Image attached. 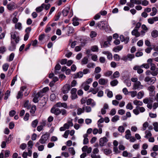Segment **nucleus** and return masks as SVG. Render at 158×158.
I'll return each instance as SVG.
<instances>
[{
  "mask_svg": "<svg viewBox=\"0 0 158 158\" xmlns=\"http://www.w3.org/2000/svg\"><path fill=\"white\" fill-rule=\"evenodd\" d=\"M51 112L55 115L58 116L60 113H61L62 115L65 116L67 115V111L64 109H60L59 108H56L54 106H53L51 110Z\"/></svg>",
  "mask_w": 158,
  "mask_h": 158,
  "instance_id": "f257e3e1",
  "label": "nucleus"
},
{
  "mask_svg": "<svg viewBox=\"0 0 158 158\" xmlns=\"http://www.w3.org/2000/svg\"><path fill=\"white\" fill-rule=\"evenodd\" d=\"M11 39L14 40L16 43H18L19 41V37L18 35V33L16 31L12 32L10 33Z\"/></svg>",
  "mask_w": 158,
  "mask_h": 158,
  "instance_id": "f03ea898",
  "label": "nucleus"
},
{
  "mask_svg": "<svg viewBox=\"0 0 158 158\" xmlns=\"http://www.w3.org/2000/svg\"><path fill=\"white\" fill-rule=\"evenodd\" d=\"M49 137V135L47 134H45L43 135L39 140V142L41 144L45 143Z\"/></svg>",
  "mask_w": 158,
  "mask_h": 158,
  "instance_id": "7ed1b4c3",
  "label": "nucleus"
},
{
  "mask_svg": "<svg viewBox=\"0 0 158 158\" xmlns=\"http://www.w3.org/2000/svg\"><path fill=\"white\" fill-rule=\"evenodd\" d=\"M43 94H42L41 91L39 92L34 97L33 99V101L36 103H37L39 101V99L41 98L43 96Z\"/></svg>",
  "mask_w": 158,
  "mask_h": 158,
  "instance_id": "20e7f679",
  "label": "nucleus"
},
{
  "mask_svg": "<svg viewBox=\"0 0 158 158\" xmlns=\"http://www.w3.org/2000/svg\"><path fill=\"white\" fill-rule=\"evenodd\" d=\"M134 89L140 90L143 88V86L141 85L139 81L135 83L133 85Z\"/></svg>",
  "mask_w": 158,
  "mask_h": 158,
  "instance_id": "39448f33",
  "label": "nucleus"
},
{
  "mask_svg": "<svg viewBox=\"0 0 158 158\" xmlns=\"http://www.w3.org/2000/svg\"><path fill=\"white\" fill-rule=\"evenodd\" d=\"M70 88L69 85L66 84L61 89V91L64 94H66L67 93Z\"/></svg>",
  "mask_w": 158,
  "mask_h": 158,
  "instance_id": "423d86ee",
  "label": "nucleus"
},
{
  "mask_svg": "<svg viewBox=\"0 0 158 158\" xmlns=\"http://www.w3.org/2000/svg\"><path fill=\"white\" fill-rule=\"evenodd\" d=\"M108 141L107 139L105 137L101 138L99 140V145L102 147L104 146Z\"/></svg>",
  "mask_w": 158,
  "mask_h": 158,
  "instance_id": "0eeeda50",
  "label": "nucleus"
},
{
  "mask_svg": "<svg viewBox=\"0 0 158 158\" xmlns=\"http://www.w3.org/2000/svg\"><path fill=\"white\" fill-rule=\"evenodd\" d=\"M17 43H15L12 40L11 41V45L9 48V50L10 51H13L16 48V44Z\"/></svg>",
  "mask_w": 158,
  "mask_h": 158,
  "instance_id": "6e6552de",
  "label": "nucleus"
},
{
  "mask_svg": "<svg viewBox=\"0 0 158 158\" xmlns=\"http://www.w3.org/2000/svg\"><path fill=\"white\" fill-rule=\"evenodd\" d=\"M141 67L138 65H136L134 67L133 69L135 70H137L138 73L140 74L143 72V70L141 69Z\"/></svg>",
  "mask_w": 158,
  "mask_h": 158,
  "instance_id": "1a4fd4ad",
  "label": "nucleus"
},
{
  "mask_svg": "<svg viewBox=\"0 0 158 158\" xmlns=\"http://www.w3.org/2000/svg\"><path fill=\"white\" fill-rule=\"evenodd\" d=\"M148 23L150 24H153L155 22L158 21V17L156 16L148 19Z\"/></svg>",
  "mask_w": 158,
  "mask_h": 158,
  "instance_id": "9d476101",
  "label": "nucleus"
},
{
  "mask_svg": "<svg viewBox=\"0 0 158 158\" xmlns=\"http://www.w3.org/2000/svg\"><path fill=\"white\" fill-rule=\"evenodd\" d=\"M7 8L10 10H12L15 8V4L13 2H11L8 4Z\"/></svg>",
  "mask_w": 158,
  "mask_h": 158,
  "instance_id": "9b49d317",
  "label": "nucleus"
},
{
  "mask_svg": "<svg viewBox=\"0 0 158 158\" xmlns=\"http://www.w3.org/2000/svg\"><path fill=\"white\" fill-rule=\"evenodd\" d=\"M97 27L101 29H104L105 28V24L103 22H98L97 24Z\"/></svg>",
  "mask_w": 158,
  "mask_h": 158,
  "instance_id": "f8f14e48",
  "label": "nucleus"
},
{
  "mask_svg": "<svg viewBox=\"0 0 158 158\" xmlns=\"http://www.w3.org/2000/svg\"><path fill=\"white\" fill-rule=\"evenodd\" d=\"M83 73H82V72L79 71L78 73L74 74L73 77L74 79L81 78L83 77Z\"/></svg>",
  "mask_w": 158,
  "mask_h": 158,
  "instance_id": "ddd939ff",
  "label": "nucleus"
},
{
  "mask_svg": "<svg viewBox=\"0 0 158 158\" xmlns=\"http://www.w3.org/2000/svg\"><path fill=\"white\" fill-rule=\"evenodd\" d=\"M108 82V80L104 78H100L98 80V83L101 85H105Z\"/></svg>",
  "mask_w": 158,
  "mask_h": 158,
  "instance_id": "4468645a",
  "label": "nucleus"
},
{
  "mask_svg": "<svg viewBox=\"0 0 158 158\" xmlns=\"http://www.w3.org/2000/svg\"><path fill=\"white\" fill-rule=\"evenodd\" d=\"M131 34L137 37H139L140 35V33L138 31V30L135 29L131 31Z\"/></svg>",
  "mask_w": 158,
  "mask_h": 158,
  "instance_id": "2eb2a0df",
  "label": "nucleus"
},
{
  "mask_svg": "<svg viewBox=\"0 0 158 158\" xmlns=\"http://www.w3.org/2000/svg\"><path fill=\"white\" fill-rule=\"evenodd\" d=\"M61 68V66L59 64H57L56 65L55 67V73L56 74L60 73L58 71L60 70Z\"/></svg>",
  "mask_w": 158,
  "mask_h": 158,
  "instance_id": "dca6fc26",
  "label": "nucleus"
},
{
  "mask_svg": "<svg viewBox=\"0 0 158 158\" xmlns=\"http://www.w3.org/2000/svg\"><path fill=\"white\" fill-rule=\"evenodd\" d=\"M125 138L127 139H130L131 136V134L130 131L128 129L127 130L125 131Z\"/></svg>",
  "mask_w": 158,
  "mask_h": 158,
  "instance_id": "f3484780",
  "label": "nucleus"
},
{
  "mask_svg": "<svg viewBox=\"0 0 158 158\" xmlns=\"http://www.w3.org/2000/svg\"><path fill=\"white\" fill-rule=\"evenodd\" d=\"M123 48V46L122 45L114 47L113 49V51L115 52H117L121 50Z\"/></svg>",
  "mask_w": 158,
  "mask_h": 158,
  "instance_id": "a211bd4d",
  "label": "nucleus"
},
{
  "mask_svg": "<svg viewBox=\"0 0 158 158\" xmlns=\"http://www.w3.org/2000/svg\"><path fill=\"white\" fill-rule=\"evenodd\" d=\"M81 88H83L86 91L89 90V86L87 84H86L85 83H83L81 85Z\"/></svg>",
  "mask_w": 158,
  "mask_h": 158,
  "instance_id": "6ab92c4d",
  "label": "nucleus"
},
{
  "mask_svg": "<svg viewBox=\"0 0 158 158\" xmlns=\"http://www.w3.org/2000/svg\"><path fill=\"white\" fill-rule=\"evenodd\" d=\"M88 61V59L87 57H84L82 60L81 61V64L82 65L87 64Z\"/></svg>",
  "mask_w": 158,
  "mask_h": 158,
  "instance_id": "aec40b11",
  "label": "nucleus"
},
{
  "mask_svg": "<svg viewBox=\"0 0 158 158\" xmlns=\"http://www.w3.org/2000/svg\"><path fill=\"white\" fill-rule=\"evenodd\" d=\"M69 11V9L67 8L66 9H64L62 10V14L64 16H67L68 13Z\"/></svg>",
  "mask_w": 158,
  "mask_h": 158,
  "instance_id": "412c9836",
  "label": "nucleus"
},
{
  "mask_svg": "<svg viewBox=\"0 0 158 158\" xmlns=\"http://www.w3.org/2000/svg\"><path fill=\"white\" fill-rule=\"evenodd\" d=\"M61 12H58L55 16L54 19L55 21H58L61 15Z\"/></svg>",
  "mask_w": 158,
  "mask_h": 158,
  "instance_id": "4be33fe9",
  "label": "nucleus"
},
{
  "mask_svg": "<svg viewBox=\"0 0 158 158\" xmlns=\"http://www.w3.org/2000/svg\"><path fill=\"white\" fill-rule=\"evenodd\" d=\"M152 36L154 38H156L158 36V31L154 30L151 32Z\"/></svg>",
  "mask_w": 158,
  "mask_h": 158,
  "instance_id": "5701e85b",
  "label": "nucleus"
},
{
  "mask_svg": "<svg viewBox=\"0 0 158 158\" xmlns=\"http://www.w3.org/2000/svg\"><path fill=\"white\" fill-rule=\"evenodd\" d=\"M133 103L135 105L137 106H142L143 104V103L142 102L140 101H138L137 100H134L133 101Z\"/></svg>",
  "mask_w": 158,
  "mask_h": 158,
  "instance_id": "b1692460",
  "label": "nucleus"
},
{
  "mask_svg": "<svg viewBox=\"0 0 158 158\" xmlns=\"http://www.w3.org/2000/svg\"><path fill=\"white\" fill-rule=\"evenodd\" d=\"M39 121L37 119H35L32 122L31 125L33 128H35L37 126Z\"/></svg>",
  "mask_w": 158,
  "mask_h": 158,
  "instance_id": "393cba45",
  "label": "nucleus"
},
{
  "mask_svg": "<svg viewBox=\"0 0 158 158\" xmlns=\"http://www.w3.org/2000/svg\"><path fill=\"white\" fill-rule=\"evenodd\" d=\"M22 28V24L21 23L19 22L16 23L15 24V29H18L19 30H21Z\"/></svg>",
  "mask_w": 158,
  "mask_h": 158,
  "instance_id": "a878e982",
  "label": "nucleus"
},
{
  "mask_svg": "<svg viewBox=\"0 0 158 158\" xmlns=\"http://www.w3.org/2000/svg\"><path fill=\"white\" fill-rule=\"evenodd\" d=\"M43 5L44 4H42L41 6L37 7L35 9L36 11L38 13H39L42 11L43 9Z\"/></svg>",
  "mask_w": 158,
  "mask_h": 158,
  "instance_id": "bb28decb",
  "label": "nucleus"
},
{
  "mask_svg": "<svg viewBox=\"0 0 158 158\" xmlns=\"http://www.w3.org/2000/svg\"><path fill=\"white\" fill-rule=\"evenodd\" d=\"M68 33L69 34L72 33L74 32V29L72 27H67Z\"/></svg>",
  "mask_w": 158,
  "mask_h": 158,
  "instance_id": "cd10ccee",
  "label": "nucleus"
},
{
  "mask_svg": "<svg viewBox=\"0 0 158 158\" xmlns=\"http://www.w3.org/2000/svg\"><path fill=\"white\" fill-rule=\"evenodd\" d=\"M152 12L150 13V15L151 16H154L156 14L157 10L156 8L155 7H153L152 8Z\"/></svg>",
  "mask_w": 158,
  "mask_h": 158,
  "instance_id": "c85d7f7f",
  "label": "nucleus"
},
{
  "mask_svg": "<svg viewBox=\"0 0 158 158\" xmlns=\"http://www.w3.org/2000/svg\"><path fill=\"white\" fill-rule=\"evenodd\" d=\"M118 83V81L116 79L114 80L111 81L110 82L111 85L112 86H114L116 85Z\"/></svg>",
  "mask_w": 158,
  "mask_h": 158,
  "instance_id": "c756f323",
  "label": "nucleus"
},
{
  "mask_svg": "<svg viewBox=\"0 0 158 158\" xmlns=\"http://www.w3.org/2000/svg\"><path fill=\"white\" fill-rule=\"evenodd\" d=\"M145 133L146 134V135L144 137L147 139H148L149 137H151L152 135V134L150 131L146 130L145 131Z\"/></svg>",
  "mask_w": 158,
  "mask_h": 158,
  "instance_id": "7c9ffc66",
  "label": "nucleus"
},
{
  "mask_svg": "<svg viewBox=\"0 0 158 158\" xmlns=\"http://www.w3.org/2000/svg\"><path fill=\"white\" fill-rule=\"evenodd\" d=\"M69 152L72 155H74L75 154V152L73 147L69 148L68 149Z\"/></svg>",
  "mask_w": 158,
  "mask_h": 158,
  "instance_id": "2f4dec72",
  "label": "nucleus"
},
{
  "mask_svg": "<svg viewBox=\"0 0 158 158\" xmlns=\"http://www.w3.org/2000/svg\"><path fill=\"white\" fill-rule=\"evenodd\" d=\"M90 49L93 52H98V48L96 45L92 46L91 47Z\"/></svg>",
  "mask_w": 158,
  "mask_h": 158,
  "instance_id": "473e14b6",
  "label": "nucleus"
},
{
  "mask_svg": "<svg viewBox=\"0 0 158 158\" xmlns=\"http://www.w3.org/2000/svg\"><path fill=\"white\" fill-rule=\"evenodd\" d=\"M36 109V106L35 105L32 106L30 112L32 114H34L35 113Z\"/></svg>",
  "mask_w": 158,
  "mask_h": 158,
  "instance_id": "72a5a7b5",
  "label": "nucleus"
},
{
  "mask_svg": "<svg viewBox=\"0 0 158 158\" xmlns=\"http://www.w3.org/2000/svg\"><path fill=\"white\" fill-rule=\"evenodd\" d=\"M119 116L116 115L113 117L111 119L112 122H115L119 119Z\"/></svg>",
  "mask_w": 158,
  "mask_h": 158,
  "instance_id": "f704fd0d",
  "label": "nucleus"
},
{
  "mask_svg": "<svg viewBox=\"0 0 158 158\" xmlns=\"http://www.w3.org/2000/svg\"><path fill=\"white\" fill-rule=\"evenodd\" d=\"M23 96V91H19L18 94L16 96V98L17 99H19L20 98H22Z\"/></svg>",
  "mask_w": 158,
  "mask_h": 158,
  "instance_id": "c9c22d12",
  "label": "nucleus"
},
{
  "mask_svg": "<svg viewBox=\"0 0 158 158\" xmlns=\"http://www.w3.org/2000/svg\"><path fill=\"white\" fill-rule=\"evenodd\" d=\"M42 4H44V5H43V8H44V9L46 10H48L50 8L51 6V5L49 3L46 4L44 3Z\"/></svg>",
  "mask_w": 158,
  "mask_h": 158,
  "instance_id": "e433bc0d",
  "label": "nucleus"
},
{
  "mask_svg": "<svg viewBox=\"0 0 158 158\" xmlns=\"http://www.w3.org/2000/svg\"><path fill=\"white\" fill-rule=\"evenodd\" d=\"M104 153L106 155H108L111 154L112 152V151L110 149H106L104 150Z\"/></svg>",
  "mask_w": 158,
  "mask_h": 158,
  "instance_id": "4c0bfd02",
  "label": "nucleus"
},
{
  "mask_svg": "<svg viewBox=\"0 0 158 158\" xmlns=\"http://www.w3.org/2000/svg\"><path fill=\"white\" fill-rule=\"evenodd\" d=\"M133 113L136 115H138L139 114V111L138 109V106H136L135 109H134L133 110Z\"/></svg>",
  "mask_w": 158,
  "mask_h": 158,
  "instance_id": "58836bf2",
  "label": "nucleus"
},
{
  "mask_svg": "<svg viewBox=\"0 0 158 158\" xmlns=\"http://www.w3.org/2000/svg\"><path fill=\"white\" fill-rule=\"evenodd\" d=\"M143 93L140 91L137 94V98L139 99H141L143 96Z\"/></svg>",
  "mask_w": 158,
  "mask_h": 158,
  "instance_id": "ea45409f",
  "label": "nucleus"
},
{
  "mask_svg": "<svg viewBox=\"0 0 158 158\" xmlns=\"http://www.w3.org/2000/svg\"><path fill=\"white\" fill-rule=\"evenodd\" d=\"M154 129L156 131H158V123L157 122H155L153 123Z\"/></svg>",
  "mask_w": 158,
  "mask_h": 158,
  "instance_id": "a19ab883",
  "label": "nucleus"
},
{
  "mask_svg": "<svg viewBox=\"0 0 158 158\" xmlns=\"http://www.w3.org/2000/svg\"><path fill=\"white\" fill-rule=\"evenodd\" d=\"M97 35V33L94 31H91L90 34V36L91 38H93L96 37Z\"/></svg>",
  "mask_w": 158,
  "mask_h": 158,
  "instance_id": "79ce46f5",
  "label": "nucleus"
},
{
  "mask_svg": "<svg viewBox=\"0 0 158 158\" xmlns=\"http://www.w3.org/2000/svg\"><path fill=\"white\" fill-rule=\"evenodd\" d=\"M120 76V74L117 71L115 72L113 75L114 78H117L118 77Z\"/></svg>",
  "mask_w": 158,
  "mask_h": 158,
  "instance_id": "37998d69",
  "label": "nucleus"
},
{
  "mask_svg": "<svg viewBox=\"0 0 158 158\" xmlns=\"http://www.w3.org/2000/svg\"><path fill=\"white\" fill-rule=\"evenodd\" d=\"M151 74L154 76H156L158 73V68H156V69L154 71H152Z\"/></svg>",
  "mask_w": 158,
  "mask_h": 158,
  "instance_id": "c03bdc74",
  "label": "nucleus"
},
{
  "mask_svg": "<svg viewBox=\"0 0 158 158\" xmlns=\"http://www.w3.org/2000/svg\"><path fill=\"white\" fill-rule=\"evenodd\" d=\"M141 68H144L146 69H148L150 67V65L148 63L143 64L141 65Z\"/></svg>",
  "mask_w": 158,
  "mask_h": 158,
  "instance_id": "a18cd8bd",
  "label": "nucleus"
},
{
  "mask_svg": "<svg viewBox=\"0 0 158 158\" xmlns=\"http://www.w3.org/2000/svg\"><path fill=\"white\" fill-rule=\"evenodd\" d=\"M109 45H110L109 42L108 41H105L104 42L103 46H102V48H107L109 47Z\"/></svg>",
  "mask_w": 158,
  "mask_h": 158,
  "instance_id": "49530a36",
  "label": "nucleus"
},
{
  "mask_svg": "<svg viewBox=\"0 0 158 158\" xmlns=\"http://www.w3.org/2000/svg\"><path fill=\"white\" fill-rule=\"evenodd\" d=\"M126 108L127 109L131 110L133 108V106L131 103H129L126 106Z\"/></svg>",
  "mask_w": 158,
  "mask_h": 158,
  "instance_id": "de8ad7c7",
  "label": "nucleus"
},
{
  "mask_svg": "<svg viewBox=\"0 0 158 158\" xmlns=\"http://www.w3.org/2000/svg\"><path fill=\"white\" fill-rule=\"evenodd\" d=\"M118 130L119 132L123 133L124 132L125 129L123 126H121L119 127L118 128Z\"/></svg>",
  "mask_w": 158,
  "mask_h": 158,
  "instance_id": "09e8293b",
  "label": "nucleus"
},
{
  "mask_svg": "<svg viewBox=\"0 0 158 158\" xmlns=\"http://www.w3.org/2000/svg\"><path fill=\"white\" fill-rule=\"evenodd\" d=\"M9 65L8 64H5L2 66V69L5 71H6L8 68Z\"/></svg>",
  "mask_w": 158,
  "mask_h": 158,
  "instance_id": "8fccbe9b",
  "label": "nucleus"
},
{
  "mask_svg": "<svg viewBox=\"0 0 158 158\" xmlns=\"http://www.w3.org/2000/svg\"><path fill=\"white\" fill-rule=\"evenodd\" d=\"M101 71V68L99 67H97L95 68L94 73H100Z\"/></svg>",
  "mask_w": 158,
  "mask_h": 158,
  "instance_id": "3c124183",
  "label": "nucleus"
},
{
  "mask_svg": "<svg viewBox=\"0 0 158 158\" xmlns=\"http://www.w3.org/2000/svg\"><path fill=\"white\" fill-rule=\"evenodd\" d=\"M148 122H145L143 124V130L145 131L146 130V128L148 127Z\"/></svg>",
  "mask_w": 158,
  "mask_h": 158,
  "instance_id": "603ef678",
  "label": "nucleus"
},
{
  "mask_svg": "<svg viewBox=\"0 0 158 158\" xmlns=\"http://www.w3.org/2000/svg\"><path fill=\"white\" fill-rule=\"evenodd\" d=\"M83 113H84V111H82V109L81 108L78 107L77 108V114L78 115H80Z\"/></svg>",
  "mask_w": 158,
  "mask_h": 158,
  "instance_id": "864d4df0",
  "label": "nucleus"
},
{
  "mask_svg": "<svg viewBox=\"0 0 158 158\" xmlns=\"http://www.w3.org/2000/svg\"><path fill=\"white\" fill-rule=\"evenodd\" d=\"M124 82L126 84V85L128 87H130L131 85V82L130 80H126L124 81Z\"/></svg>",
  "mask_w": 158,
  "mask_h": 158,
  "instance_id": "5fc2aeb1",
  "label": "nucleus"
},
{
  "mask_svg": "<svg viewBox=\"0 0 158 158\" xmlns=\"http://www.w3.org/2000/svg\"><path fill=\"white\" fill-rule=\"evenodd\" d=\"M12 139V137L11 136V135L10 134L9 135L8 138L6 140V143H10L11 142Z\"/></svg>",
  "mask_w": 158,
  "mask_h": 158,
  "instance_id": "6e6d98bb",
  "label": "nucleus"
},
{
  "mask_svg": "<svg viewBox=\"0 0 158 158\" xmlns=\"http://www.w3.org/2000/svg\"><path fill=\"white\" fill-rule=\"evenodd\" d=\"M6 51V48L4 46L0 47V53L3 54Z\"/></svg>",
  "mask_w": 158,
  "mask_h": 158,
  "instance_id": "4d7b16f0",
  "label": "nucleus"
},
{
  "mask_svg": "<svg viewBox=\"0 0 158 158\" xmlns=\"http://www.w3.org/2000/svg\"><path fill=\"white\" fill-rule=\"evenodd\" d=\"M93 81V79L92 78H89L86 81L83 82V83H85L86 84H89L91 83Z\"/></svg>",
  "mask_w": 158,
  "mask_h": 158,
  "instance_id": "13d9d810",
  "label": "nucleus"
},
{
  "mask_svg": "<svg viewBox=\"0 0 158 158\" xmlns=\"http://www.w3.org/2000/svg\"><path fill=\"white\" fill-rule=\"evenodd\" d=\"M49 90V88L48 87H45L43 88L42 90L40 91H41L42 93V94L44 93H45L47 91Z\"/></svg>",
  "mask_w": 158,
  "mask_h": 158,
  "instance_id": "bf43d9fd",
  "label": "nucleus"
},
{
  "mask_svg": "<svg viewBox=\"0 0 158 158\" xmlns=\"http://www.w3.org/2000/svg\"><path fill=\"white\" fill-rule=\"evenodd\" d=\"M69 130H67L66 131L63 135V137L65 138H68V135L69 134Z\"/></svg>",
  "mask_w": 158,
  "mask_h": 158,
  "instance_id": "052dcab7",
  "label": "nucleus"
},
{
  "mask_svg": "<svg viewBox=\"0 0 158 158\" xmlns=\"http://www.w3.org/2000/svg\"><path fill=\"white\" fill-rule=\"evenodd\" d=\"M16 80H17V77H16V76H15V77H14L13 79L12 80L11 83L10 84V85L11 86H12L14 85L15 82V81H16Z\"/></svg>",
  "mask_w": 158,
  "mask_h": 158,
  "instance_id": "680f3d73",
  "label": "nucleus"
},
{
  "mask_svg": "<svg viewBox=\"0 0 158 158\" xmlns=\"http://www.w3.org/2000/svg\"><path fill=\"white\" fill-rule=\"evenodd\" d=\"M56 95L55 94H52L50 96V99L51 101H53L56 98Z\"/></svg>",
  "mask_w": 158,
  "mask_h": 158,
  "instance_id": "e2e57ef3",
  "label": "nucleus"
},
{
  "mask_svg": "<svg viewBox=\"0 0 158 158\" xmlns=\"http://www.w3.org/2000/svg\"><path fill=\"white\" fill-rule=\"evenodd\" d=\"M141 25V23L140 22H138L136 24V26L134 29L138 30L139 28L140 27Z\"/></svg>",
  "mask_w": 158,
  "mask_h": 158,
  "instance_id": "0e129e2a",
  "label": "nucleus"
},
{
  "mask_svg": "<svg viewBox=\"0 0 158 158\" xmlns=\"http://www.w3.org/2000/svg\"><path fill=\"white\" fill-rule=\"evenodd\" d=\"M27 147V145L26 143H23L21 144L20 148L22 150H24Z\"/></svg>",
  "mask_w": 158,
  "mask_h": 158,
  "instance_id": "69168bd1",
  "label": "nucleus"
},
{
  "mask_svg": "<svg viewBox=\"0 0 158 158\" xmlns=\"http://www.w3.org/2000/svg\"><path fill=\"white\" fill-rule=\"evenodd\" d=\"M150 66H151L150 69L151 70L154 71L156 69L155 64L154 63L150 65Z\"/></svg>",
  "mask_w": 158,
  "mask_h": 158,
  "instance_id": "338daca9",
  "label": "nucleus"
},
{
  "mask_svg": "<svg viewBox=\"0 0 158 158\" xmlns=\"http://www.w3.org/2000/svg\"><path fill=\"white\" fill-rule=\"evenodd\" d=\"M90 73V70L89 69H85L83 70V72L82 73H83V75L86 74L87 73Z\"/></svg>",
  "mask_w": 158,
  "mask_h": 158,
  "instance_id": "774afa93",
  "label": "nucleus"
}]
</instances>
